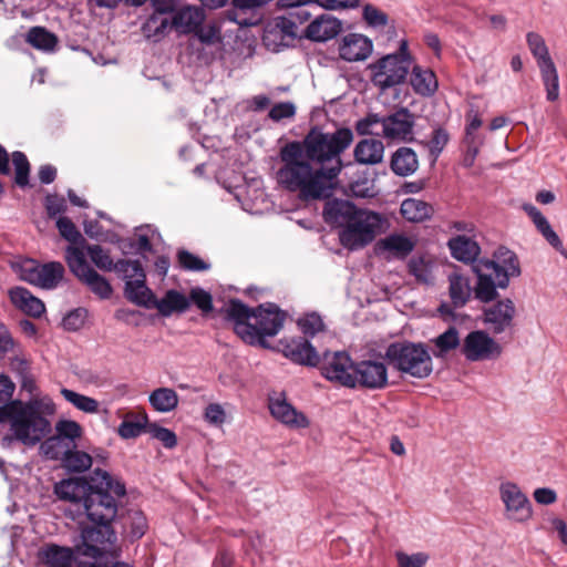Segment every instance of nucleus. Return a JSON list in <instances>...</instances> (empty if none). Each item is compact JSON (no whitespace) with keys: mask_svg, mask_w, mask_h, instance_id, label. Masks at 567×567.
<instances>
[{"mask_svg":"<svg viewBox=\"0 0 567 567\" xmlns=\"http://www.w3.org/2000/svg\"><path fill=\"white\" fill-rule=\"evenodd\" d=\"M280 167L276 172L277 184L286 190L298 192L303 200L327 198L322 213H371L359 209L347 198L330 197L331 184L322 172L313 169L305 159L302 144L293 141L279 151Z\"/></svg>","mask_w":567,"mask_h":567,"instance_id":"nucleus-1","label":"nucleus"},{"mask_svg":"<svg viewBox=\"0 0 567 567\" xmlns=\"http://www.w3.org/2000/svg\"><path fill=\"white\" fill-rule=\"evenodd\" d=\"M223 312L244 342L264 349L270 348L266 338L278 334L287 319V313L275 303L250 308L239 299H230Z\"/></svg>","mask_w":567,"mask_h":567,"instance_id":"nucleus-2","label":"nucleus"},{"mask_svg":"<svg viewBox=\"0 0 567 567\" xmlns=\"http://www.w3.org/2000/svg\"><path fill=\"white\" fill-rule=\"evenodd\" d=\"M353 133L350 128H339L333 133H323L319 128H311L302 142V154L308 161L320 165L318 171L331 184L342 169L340 158L352 143Z\"/></svg>","mask_w":567,"mask_h":567,"instance_id":"nucleus-3","label":"nucleus"},{"mask_svg":"<svg viewBox=\"0 0 567 567\" xmlns=\"http://www.w3.org/2000/svg\"><path fill=\"white\" fill-rule=\"evenodd\" d=\"M10 423L12 435L2 441L10 443L17 440L24 445L33 446L51 432L50 421L41 414L33 403L12 401L0 406V423Z\"/></svg>","mask_w":567,"mask_h":567,"instance_id":"nucleus-4","label":"nucleus"},{"mask_svg":"<svg viewBox=\"0 0 567 567\" xmlns=\"http://www.w3.org/2000/svg\"><path fill=\"white\" fill-rule=\"evenodd\" d=\"M93 488L89 493L83 509L89 520L113 523L117 515L116 497L126 494L125 485L114 481L106 471L94 470Z\"/></svg>","mask_w":567,"mask_h":567,"instance_id":"nucleus-5","label":"nucleus"},{"mask_svg":"<svg viewBox=\"0 0 567 567\" xmlns=\"http://www.w3.org/2000/svg\"><path fill=\"white\" fill-rule=\"evenodd\" d=\"M384 358L399 372L416 379L427 378L433 371L429 347L422 342H393L385 349Z\"/></svg>","mask_w":567,"mask_h":567,"instance_id":"nucleus-6","label":"nucleus"},{"mask_svg":"<svg viewBox=\"0 0 567 567\" xmlns=\"http://www.w3.org/2000/svg\"><path fill=\"white\" fill-rule=\"evenodd\" d=\"M324 221L332 225L342 218L344 223L339 230L341 245L349 250H357L370 244L380 231L386 215H322Z\"/></svg>","mask_w":567,"mask_h":567,"instance_id":"nucleus-7","label":"nucleus"},{"mask_svg":"<svg viewBox=\"0 0 567 567\" xmlns=\"http://www.w3.org/2000/svg\"><path fill=\"white\" fill-rule=\"evenodd\" d=\"M412 68L408 42L402 40L396 53L388 54L369 65L371 82L381 91L404 82Z\"/></svg>","mask_w":567,"mask_h":567,"instance_id":"nucleus-8","label":"nucleus"},{"mask_svg":"<svg viewBox=\"0 0 567 567\" xmlns=\"http://www.w3.org/2000/svg\"><path fill=\"white\" fill-rule=\"evenodd\" d=\"M79 529V542L75 544L74 549L82 556L91 558L101 557L117 540L113 523L87 519V522L80 523Z\"/></svg>","mask_w":567,"mask_h":567,"instance_id":"nucleus-9","label":"nucleus"},{"mask_svg":"<svg viewBox=\"0 0 567 567\" xmlns=\"http://www.w3.org/2000/svg\"><path fill=\"white\" fill-rule=\"evenodd\" d=\"M526 42L539 69L547 100L550 102L557 101L559 97V76L545 39L537 32H528Z\"/></svg>","mask_w":567,"mask_h":567,"instance_id":"nucleus-10","label":"nucleus"},{"mask_svg":"<svg viewBox=\"0 0 567 567\" xmlns=\"http://www.w3.org/2000/svg\"><path fill=\"white\" fill-rule=\"evenodd\" d=\"M114 271L125 280V298L138 305L144 297H151L152 290L146 286V275L140 260L118 259Z\"/></svg>","mask_w":567,"mask_h":567,"instance_id":"nucleus-11","label":"nucleus"},{"mask_svg":"<svg viewBox=\"0 0 567 567\" xmlns=\"http://www.w3.org/2000/svg\"><path fill=\"white\" fill-rule=\"evenodd\" d=\"M354 361L346 351L329 352L320 355L319 369L328 381L351 389Z\"/></svg>","mask_w":567,"mask_h":567,"instance_id":"nucleus-12","label":"nucleus"},{"mask_svg":"<svg viewBox=\"0 0 567 567\" xmlns=\"http://www.w3.org/2000/svg\"><path fill=\"white\" fill-rule=\"evenodd\" d=\"M351 389L382 390L389 385L388 367L382 360L367 359L357 361L352 370Z\"/></svg>","mask_w":567,"mask_h":567,"instance_id":"nucleus-13","label":"nucleus"},{"mask_svg":"<svg viewBox=\"0 0 567 567\" xmlns=\"http://www.w3.org/2000/svg\"><path fill=\"white\" fill-rule=\"evenodd\" d=\"M492 259L484 262L487 271H493L501 289L509 285L511 278L519 277L522 274L517 255L505 246H499L493 252Z\"/></svg>","mask_w":567,"mask_h":567,"instance_id":"nucleus-14","label":"nucleus"},{"mask_svg":"<svg viewBox=\"0 0 567 567\" xmlns=\"http://www.w3.org/2000/svg\"><path fill=\"white\" fill-rule=\"evenodd\" d=\"M502 347L485 331L470 332L463 341V354L470 361H486L497 359Z\"/></svg>","mask_w":567,"mask_h":567,"instance_id":"nucleus-15","label":"nucleus"},{"mask_svg":"<svg viewBox=\"0 0 567 567\" xmlns=\"http://www.w3.org/2000/svg\"><path fill=\"white\" fill-rule=\"evenodd\" d=\"M499 496L509 519L526 522L532 517L530 502L517 484L513 482L502 483L499 485Z\"/></svg>","mask_w":567,"mask_h":567,"instance_id":"nucleus-16","label":"nucleus"},{"mask_svg":"<svg viewBox=\"0 0 567 567\" xmlns=\"http://www.w3.org/2000/svg\"><path fill=\"white\" fill-rule=\"evenodd\" d=\"M278 351L293 363L305 367H318L320 354L305 337L280 340Z\"/></svg>","mask_w":567,"mask_h":567,"instance_id":"nucleus-17","label":"nucleus"},{"mask_svg":"<svg viewBox=\"0 0 567 567\" xmlns=\"http://www.w3.org/2000/svg\"><path fill=\"white\" fill-rule=\"evenodd\" d=\"M151 6L154 12L145 21L142 30L147 38L158 41L167 34L171 24L167 18L161 19L159 16L174 13L177 0H151Z\"/></svg>","mask_w":567,"mask_h":567,"instance_id":"nucleus-18","label":"nucleus"},{"mask_svg":"<svg viewBox=\"0 0 567 567\" xmlns=\"http://www.w3.org/2000/svg\"><path fill=\"white\" fill-rule=\"evenodd\" d=\"M515 306L511 299H504L483 309V322L494 334L512 328Z\"/></svg>","mask_w":567,"mask_h":567,"instance_id":"nucleus-19","label":"nucleus"},{"mask_svg":"<svg viewBox=\"0 0 567 567\" xmlns=\"http://www.w3.org/2000/svg\"><path fill=\"white\" fill-rule=\"evenodd\" d=\"M414 116L405 107L384 116L381 135L391 141H409L412 138Z\"/></svg>","mask_w":567,"mask_h":567,"instance_id":"nucleus-20","label":"nucleus"},{"mask_svg":"<svg viewBox=\"0 0 567 567\" xmlns=\"http://www.w3.org/2000/svg\"><path fill=\"white\" fill-rule=\"evenodd\" d=\"M141 307L152 309L155 308L163 317H169L174 312L183 313L189 308V300L188 298L183 295L182 292L169 289L166 291L165 296L157 300L156 296L152 291L151 297H144L142 300L138 301V305Z\"/></svg>","mask_w":567,"mask_h":567,"instance_id":"nucleus-21","label":"nucleus"},{"mask_svg":"<svg viewBox=\"0 0 567 567\" xmlns=\"http://www.w3.org/2000/svg\"><path fill=\"white\" fill-rule=\"evenodd\" d=\"M92 488V475L89 480L86 477H71L56 483L54 485V494L59 499L70 502L82 508Z\"/></svg>","mask_w":567,"mask_h":567,"instance_id":"nucleus-22","label":"nucleus"},{"mask_svg":"<svg viewBox=\"0 0 567 567\" xmlns=\"http://www.w3.org/2000/svg\"><path fill=\"white\" fill-rule=\"evenodd\" d=\"M372 49V41L368 37L349 33L339 44V55L348 62L363 61L371 54Z\"/></svg>","mask_w":567,"mask_h":567,"instance_id":"nucleus-23","label":"nucleus"},{"mask_svg":"<svg viewBox=\"0 0 567 567\" xmlns=\"http://www.w3.org/2000/svg\"><path fill=\"white\" fill-rule=\"evenodd\" d=\"M466 118L465 143L467 144V153L463 156V166H471L483 146L485 137L477 132L483 125L482 114L471 109Z\"/></svg>","mask_w":567,"mask_h":567,"instance_id":"nucleus-24","label":"nucleus"},{"mask_svg":"<svg viewBox=\"0 0 567 567\" xmlns=\"http://www.w3.org/2000/svg\"><path fill=\"white\" fill-rule=\"evenodd\" d=\"M341 31V21L330 14H321L309 23L305 35L316 42H324L333 39Z\"/></svg>","mask_w":567,"mask_h":567,"instance_id":"nucleus-25","label":"nucleus"},{"mask_svg":"<svg viewBox=\"0 0 567 567\" xmlns=\"http://www.w3.org/2000/svg\"><path fill=\"white\" fill-rule=\"evenodd\" d=\"M205 16L200 8L185 6L175 10L172 20H169V29L174 28L178 33L189 34L202 25Z\"/></svg>","mask_w":567,"mask_h":567,"instance_id":"nucleus-26","label":"nucleus"},{"mask_svg":"<svg viewBox=\"0 0 567 567\" xmlns=\"http://www.w3.org/2000/svg\"><path fill=\"white\" fill-rule=\"evenodd\" d=\"M11 302L28 316L40 318L45 311L44 303L34 297L28 289L23 287H14L9 290Z\"/></svg>","mask_w":567,"mask_h":567,"instance_id":"nucleus-27","label":"nucleus"},{"mask_svg":"<svg viewBox=\"0 0 567 567\" xmlns=\"http://www.w3.org/2000/svg\"><path fill=\"white\" fill-rule=\"evenodd\" d=\"M39 558L47 567H72L74 549L71 547L48 544L39 550Z\"/></svg>","mask_w":567,"mask_h":567,"instance_id":"nucleus-28","label":"nucleus"},{"mask_svg":"<svg viewBox=\"0 0 567 567\" xmlns=\"http://www.w3.org/2000/svg\"><path fill=\"white\" fill-rule=\"evenodd\" d=\"M122 533L131 542L142 538L148 529L147 518L140 509H128L120 516Z\"/></svg>","mask_w":567,"mask_h":567,"instance_id":"nucleus-29","label":"nucleus"},{"mask_svg":"<svg viewBox=\"0 0 567 567\" xmlns=\"http://www.w3.org/2000/svg\"><path fill=\"white\" fill-rule=\"evenodd\" d=\"M353 156L360 164H380L384 157V145L380 140L364 138L355 145Z\"/></svg>","mask_w":567,"mask_h":567,"instance_id":"nucleus-30","label":"nucleus"},{"mask_svg":"<svg viewBox=\"0 0 567 567\" xmlns=\"http://www.w3.org/2000/svg\"><path fill=\"white\" fill-rule=\"evenodd\" d=\"M269 410L275 419L287 425L297 427H306L308 425L307 417L291 404L287 403L286 400L270 401Z\"/></svg>","mask_w":567,"mask_h":567,"instance_id":"nucleus-31","label":"nucleus"},{"mask_svg":"<svg viewBox=\"0 0 567 567\" xmlns=\"http://www.w3.org/2000/svg\"><path fill=\"white\" fill-rule=\"evenodd\" d=\"M472 271L477 277L476 285L473 289L475 298L485 303L495 300L498 297L496 289L499 287L497 280H493L489 274L491 271H487L485 267L480 265H476Z\"/></svg>","mask_w":567,"mask_h":567,"instance_id":"nucleus-32","label":"nucleus"},{"mask_svg":"<svg viewBox=\"0 0 567 567\" xmlns=\"http://www.w3.org/2000/svg\"><path fill=\"white\" fill-rule=\"evenodd\" d=\"M390 166L398 176L412 175L419 167L417 156L412 148L400 147L393 153Z\"/></svg>","mask_w":567,"mask_h":567,"instance_id":"nucleus-33","label":"nucleus"},{"mask_svg":"<svg viewBox=\"0 0 567 567\" xmlns=\"http://www.w3.org/2000/svg\"><path fill=\"white\" fill-rule=\"evenodd\" d=\"M85 246L81 244L69 245L65 248L64 259L66 265L79 280L93 270L85 258Z\"/></svg>","mask_w":567,"mask_h":567,"instance_id":"nucleus-34","label":"nucleus"},{"mask_svg":"<svg viewBox=\"0 0 567 567\" xmlns=\"http://www.w3.org/2000/svg\"><path fill=\"white\" fill-rule=\"evenodd\" d=\"M473 228H467L465 224H463V264L471 265L472 270H474L476 265L485 267L484 262L487 258H480L481 255V246L478 243V237L481 235L473 234Z\"/></svg>","mask_w":567,"mask_h":567,"instance_id":"nucleus-35","label":"nucleus"},{"mask_svg":"<svg viewBox=\"0 0 567 567\" xmlns=\"http://www.w3.org/2000/svg\"><path fill=\"white\" fill-rule=\"evenodd\" d=\"M460 336L455 327H450L446 331L430 340L432 353L437 359H445L460 346Z\"/></svg>","mask_w":567,"mask_h":567,"instance_id":"nucleus-36","label":"nucleus"},{"mask_svg":"<svg viewBox=\"0 0 567 567\" xmlns=\"http://www.w3.org/2000/svg\"><path fill=\"white\" fill-rule=\"evenodd\" d=\"M25 42L42 52L55 51L59 39L44 27H32L25 34Z\"/></svg>","mask_w":567,"mask_h":567,"instance_id":"nucleus-37","label":"nucleus"},{"mask_svg":"<svg viewBox=\"0 0 567 567\" xmlns=\"http://www.w3.org/2000/svg\"><path fill=\"white\" fill-rule=\"evenodd\" d=\"M380 250L389 251L394 258L404 259L414 249V243L403 235H390L377 244Z\"/></svg>","mask_w":567,"mask_h":567,"instance_id":"nucleus-38","label":"nucleus"},{"mask_svg":"<svg viewBox=\"0 0 567 567\" xmlns=\"http://www.w3.org/2000/svg\"><path fill=\"white\" fill-rule=\"evenodd\" d=\"M410 82L413 90L424 96L433 94L437 89V81L433 71L422 69L419 65L412 68Z\"/></svg>","mask_w":567,"mask_h":567,"instance_id":"nucleus-39","label":"nucleus"},{"mask_svg":"<svg viewBox=\"0 0 567 567\" xmlns=\"http://www.w3.org/2000/svg\"><path fill=\"white\" fill-rule=\"evenodd\" d=\"M150 403L158 412H171L178 405V395L171 388H158L150 394Z\"/></svg>","mask_w":567,"mask_h":567,"instance_id":"nucleus-40","label":"nucleus"},{"mask_svg":"<svg viewBox=\"0 0 567 567\" xmlns=\"http://www.w3.org/2000/svg\"><path fill=\"white\" fill-rule=\"evenodd\" d=\"M64 267L59 261H51L41 265L39 286L44 289H53L64 276Z\"/></svg>","mask_w":567,"mask_h":567,"instance_id":"nucleus-41","label":"nucleus"},{"mask_svg":"<svg viewBox=\"0 0 567 567\" xmlns=\"http://www.w3.org/2000/svg\"><path fill=\"white\" fill-rule=\"evenodd\" d=\"M62 466L69 472L82 473L92 466V456L71 446L63 457Z\"/></svg>","mask_w":567,"mask_h":567,"instance_id":"nucleus-42","label":"nucleus"},{"mask_svg":"<svg viewBox=\"0 0 567 567\" xmlns=\"http://www.w3.org/2000/svg\"><path fill=\"white\" fill-rule=\"evenodd\" d=\"M83 434L82 426L73 420H60L55 423V434L60 441L69 443L70 446L75 447V440L80 439Z\"/></svg>","mask_w":567,"mask_h":567,"instance_id":"nucleus-43","label":"nucleus"},{"mask_svg":"<svg viewBox=\"0 0 567 567\" xmlns=\"http://www.w3.org/2000/svg\"><path fill=\"white\" fill-rule=\"evenodd\" d=\"M61 395L75 406L78 410L85 413H97L99 412V401L93 398L86 396L84 394H80L73 390L63 388L61 389Z\"/></svg>","mask_w":567,"mask_h":567,"instance_id":"nucleus-44","label":"nucleus"},{"mask_svg":"<svg viewBox=\"0 0 567 567\" xmlns=\"http://www.w3.org/2000/svg\"><path fill=\"white\" fill-rule=\"evenodd\" d=\"M80 281L102 299H109L112 296L113 289L111 284L94 269Z\"/></svg>","mask_w":567,"mask_h":567,"instance_id":"nucleus-45","label":"nucleus"},{"mask_svg":"<svg viewBox=\"0 0 567 567\" xmlns=\"http://www.w3.org/2000/svg\"><path fill=\"white\" fill-rule=\"evenodd\" d=\"M85 249L92 262L99 269L104 271H114L115 262L111 258L109 250L104 249L100 245H86Z\"/></svg>","mask_w":567,"mask_h":567,"instance_id":"nucleus-46","label":"nucleus"},{"mask_svg":"<svg viewBox=\"0 0 567 567\" xmlns=\"http://www.w3.org/2000/svg\"><path fill=\"white\" fill-rule=\"evenodd\" d=\"M537 230L560 254H565L564 246L558 235L553 230L544 215H530Z\"/></svg>","mask_w":567,"mask_h":567,"instance_id":"nucleus-47","label":"nucleus"},{"mask_svg":"<svg viewBox=\"0 0 567 567\" xmlns=\"http://www.w3.org/2000/svg\"><path fill=\"white\" fill-rule=\"evenodd\" d=\"M70 444L63 441H60L58 437L50 436L42 444L41 450L44 455L52 460L63 461L65 453L70 450Z\"/></svg>","mask_w":567,"mask_h":567,"instance_id":"nucleus-48","label":"nucleus"},{"mask_svg":"<svg viewBox=\"0 0 567 567\" xmlns=\"http://www.w3.org/2000/svg\"><path fill=\"white\" fill-rule=\"evenodd\" d=\"M12 163L16 169L14 182L20 187L29 184L30 164L27 156L22 152H13Z\"/></svg>","mask_w":567,"mask_h":567,"instance_id":"nucleus-49","label":"nucleus"},{"mask_svg":"<svg viewBox=\"0 0 567 567\" xmlns=\"http://www.w3.org/2000/svg\"><path fill=\"white\" fill-rule=\"evenodd\" d=\"M56 227L60 231V235L70 241V245H85V239L82 237L81 233L78 230L72 220L66 216H61L56 220Z\"/></svg>","mask_w":567,"mask_h":567,"instance_id":"nucleus-50","label":"nucleus"},{"mask_svg":"<svg viewBox=\"0 0 567 567\" xmlns=\"http://www.w3.org/2000/svg\"><path fill=\"white\" fill-rule=\"evenodd\" d=\"M187 298L189 303L193 302L204 316L214 309L212 295L200 287L192 288Z\"/></svg>","mask_w":567,"mask_h":567,"instance_id":"nucleus-51","label":"nucleus"},{"mask_svg":"<svg viewBox=\"0 0 567 567\" xmlns=\"http://www.w3.org/2000/svg\"><path fill=\"white\" fill-rule=\"evenodd\" d=\"M179 266L188 271H205L209 269V265L198 256L182 249L177 252Z\"/></svg>","mask_w":567,"mask_h":567,"instance_id":"nucleus-52","label":"nucleus"},{"mask_svg":"<svg viewBox=\"0 0 567 567\" xmlns=\"http://www.w3.org/2000/svg\"><path fill=\"white\" fill-rule=\"evenodd\" d=\"M41 265L33 259L23 260L18 267V274L21 280L33 286H39Z\"/></svg>","mask_w":567,"mask_h":567,"instance_id":"nucleus-53","label":"nucleus"},{"mask_svg":"<svg viewBox=\"0 0 567 567\" xmlns=\"http://www.w3.org/2000/svg\"><path fill=\"white\" fill-rule=\"evenodd\" d=\"M349 190L352 196L359 198H368L377 195L374 179L369 177H363L354 181L353 183L350 184Z\"/></svg>","mask_w":567,"mask_h":567,"instance_id":"nucleus-54","label":"nucleus"},{"mask_svg":"<svg viewBox=\"0 0 567 567\" xmlns=\"http://www.w3.org/2000/svg\"><path fill=\"white\" fill-rule=\"evenodd\" d=\"M362 18L372 28H383L389 21L388 14L372 4L363 7Z\"/></svg>","mask_w":567,"mask_h":567,"instance_id":"nucleus-55","label":"nucleus"},{"mask_svg":"<svg viewBox=\"0 0 567 567\" xmlns=\"http://www.w3.org/2000/svg\"><path fill=\"white\" fill-rule=\"evenodd\" d=\"M298 326L306 337H313L317 332L321 331L324 327L321 317L317 313L307 315L305 318L298 320Z\"/></svg>","mask_w":567,"mask_h":567,"instance_id":"nucleus-56","label":"nucleus"},{"mask_svg":"<svg viewBox=\"0 0 567 567\" xmlns=\"http://www.w3.org/2000/svg\"><path fill=\"white\" fill-rule=\"evenodd\" d=\"M148 431L152 434V436L162 442L166 449H173L174 446H176V434L169 429L159 426L157 424H151Z\"/></svg>","mask_w":567,"mask_h":567,"instance_id":"nucleus-57","label":"nucleus"},{"mask_svg":"<svg viewBox=\"0 0 567 567\" xmlns=\"http://www.w3.org/2000/svg\"><path fill=\"white\" fill-rule=\"evenodd\" d=\"M296 115V105L292 102H280L275 104L269 113L268 117L274 122H280L285 118H292Z\"/></svg>","mask_w":567,"mask_h":567,"instance_id":"nucleus-58","label":"nucleus"},{"mask_svg":"<svg viewBox=\"0 0 567 567\" xmlns=\"http://www.w3.org/2000/svg\"><path fill=\"white\" fill-rule=\"evenodd\" d=\"M383 120L384 116L369 114L357 123L355 130L360 135H381V133L374 131V126L380 124L383 127Z\"/></svg>","mask_w":567,"mask_h":567,"instance_id":"nucleus-59","label":"nucleus"},{"mask_svg":"<svg viewBox=\"0 0 567 567\" xmlns=\"http://www.w3.org/2000/svg\"><path fill=\"white\" fill-rule=\"evenodd\" d=\"M395 558L399 567H424L429 559L424 553L408 555L403 551H396Z\"/></svg>","mask_w":567,"mask_h":567,"instance_id":"nucleus-60","label":"nucleus"},{"mask_svg":"<svg viewBox=\"0 0 567 567\" xmlns=\"http://www.w3.org/2000/svg\"><path fill=\"white\" fill-rule=\"evenodd\" d=\"M449 141V135L443 128L433 131L431 140L427 142V147L435 161Z\"/></svg>","mask_w":567,"mask_h":567,"instance_id":"nucleus-61","label":"nucleus"},{"mask_svg":"<svg viewBox=\"0 0 567 567\" xmlns=\"http://www.w3.org/2000/svg\"><path fill=\"white\" fill-rule=\"evenodd\" d=\"M204 419L209 424L220 426L226 421V412L219 403H209L205 408Z\"/></svg>","mask_w":567,"mask_h":567,"instance_id":"nucleus-62","label":"nucleus"},{"mask_svg":"<svg viewBox=\"0 0 567 567\" xmlns=\"http://www.w3.org/2000/svg\"><path fill=\"white\" fill-rule=\"evenodd\" d=\"M8 352H20L19 344L12 338L8 328L0 323V358L4 357Z\"/></svg>","mask_w":567,"mask_h":567,"instance_id":"nucleus-63","label":"nucleus"},{"mask_svg":"<svg viewBox=\"0 0 567 567\" xmlns=\"http://www.w3.org/2000/svg\"><path fill=\"white\" fill-rule=\"evenodd\" d=\"M86 317V311L82 308L74 309L70 311L63 318V327L70 331H76L81 329L84 324Z\"/></svg>","mask_w":567,"mask_h":567,"instance_id":"nucleus-64","label":"nucleus"}]
</instances>
